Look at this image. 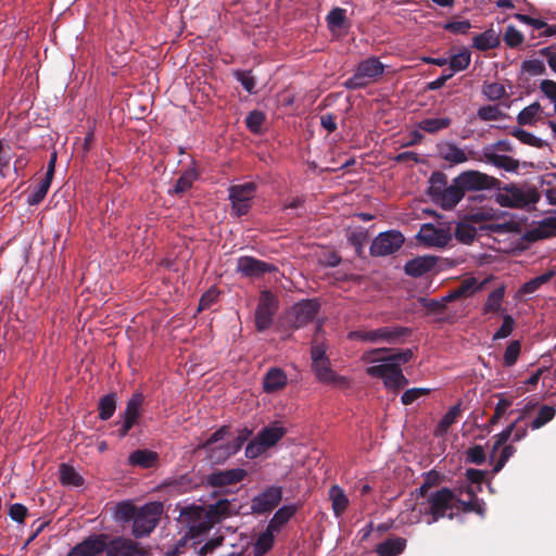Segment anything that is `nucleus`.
Listing matches in <instances>:
<instances>
[{
    "label": "nucleus",
    "mask_w": 556,
    "mask_h": 556,
    "mask_svg": "<svg viewBox=\"0 0 556 556\" xmlns=\"http://www.w3.org/2000/svg\"><path fill=\"white\" fill-rule=\"evenodd\" d=\"M504 295H505L504 287H500V288H496L495 290H493L486 299V302L483 306V313L488 314L491 312H498L501 309Z\"/></svg>",
    "instance_id": "603ef678"
},
{
    "label": "nucleus",
    "mask_w": 556,
    "mask_h": 556,
    "mask_svg": "<svg viewBox=\"0 0 556 556\" xmlns=\"http://www.w3.org/2000/svg\"><path fill=\"white\" fill-rule=\"evenodd\" d=\"M451 124L452 119L450 117H430L424 118L417 124V126L420 130L434 135L448 128Z\"/></svg>",
    "instance_id": "f704fd0d"
},
{
    "label": "nucleus",
    "mask_w": 556,
    "mask_h": 556,
    "mask_svg": "<svg viewBox=\"0 0 556 556\" xmlns=\"http://www.w3.org/2000/svg\"><path fill=\"white\" fill-rule=\"evenodd\" d=\"M51 182L52 179H49V177L42 178L35 190L28 195L27 203L29 205H38L41 203L49 191Z\"/></svg>",
    "instance_id": "3c124183"
},
{
    "label": "nucleus",
    "mask_w": 556,
    "mask_h": 556,
    "mask_svg": "<svg viewBox=\"0 0 556 556\" xmlns=\"http://www.w3.org/2000/svg\"><path fill=\"white\" fill-rule=\"evenodd\" d=\"M345 237L349 243L354 248L357 256L362 257L364 245L368 240V230L364 227H350L346 229Z\"/></svg>",
    "instance_id": "c756f323"
},
{
    "label": "nucleus",
    "mask_w": 556,
    "mask_h": 556,
    "mask_svg": "<svg viewBox=\"0 0 556 556\" xmlns=\"http://www.w3.org/2000/svg\"><path fill=\"white\" fill-rule=\"evenodd\" d=\"M483 156L486 161V163L492 164L498 168H502L506 172H517L519 168V161L505 155V154H497L495 153L491 148L485 147L483 149Z\"/></svg>",
    "instance_id": "a878e982"
},
{
    "label": "nucleus",
    "mask_w": 556,
    "mask_h": 556,
    "mask_svg": "<svg viewBox=\"0 0 556 556\" xmlns=\"http://www.w3.org/2000/svg\"><path fill=\"white\" fill-rule=\"evenodd\" d=\"M229 508L230 502L228 500H219L215 504L210 505L208 508H205V514L216 525L230 515Z\"/></svg>",
    "instance_id": "a19ab883"
},
{
    "label": "nucleus",
    "mask_w": 556,
    "mask_h": 556,
    "mask_svg": "<svg viewBox=\"0 0 556 556\" xmlns=\"http://www.w3.org/2000/svg\"><path fill=\"white\" fill-rule=\"evenodd\" d=\"M368 376L381 378L386 388L399 391L408 384V379L403 375L396 363L381 362L366 369Z\"/></svg>",
    "instance_id": "1a4fd4ad"
},
{
    "label": "nucleus",
    "mask_w": 556,
    "mask_h": 556,
    "mask_svg": "<svg viewBox=\"0 0 556 556\" xmlns=\"http://www.w3.org/2000/svg\"><path fill=\"white\" fill-rule=\"evenodd\" d=\"M438 258L430 255L418 256L409 260L405 266V274L410 277H420L431 271L437 265Z\"/></svg>",
    "instance_id": "b1692460"
},
{
    "label": "nucleus",
    "mask_w": 556,
    "mask_h": 556,
    "mask_svg": "<svg viewBox=\"0 0 556 556\" xmlns=\"http://www.w3.org/2000/svg\"><path fill=\"white\" fill-rule=\"evenodd\" d=\"M312 370L316 377V379L334 388H349L350 380L349 378L338 375L332 368L330 359H321L315 363H312Z\"/></svg>",
    "instance_id": "2eb2a0df"
},
{
    "label": "nucleus",
    "mask_w": 556,
    "mask_h": 556,
    "mask_svg": "<svg viewBox=\"0 0 556 556\" xmlns=\"http://www.w3.org/2000/svg\"><path fill=\"white\" fill-rule=\"evenodd\" d=\"M414 356V353L410 349H404L394 353H390L388 349H375L369 351L365 355V359L371 363L376 362H389L396 363L399 366L401 364L408 363Z\"/></svg>",
    "instance_id": "4be33fe9"
},
{
    "label": "nucleus",
    "mask_w": 556,
    "mask_h": 556,
    "mask_svg": "<svg viewBox=\"0 0 556 556\" xmlns=\"http://www.w3.org/2000/svg\"><path fill=\"white\" fill-rule=\"evenodd\" d=\"M60 481L63 485L80 486L84 483L83 477L75 470L74 467L62 464L60 466Z\"/></svg>",
    "instance_id": "79ce46f5"
},
{
    "label": "nucleus",
    "mask_w": 556,
    "mask_h": 556,
    "mask_svg": "<svg viewBox=\"0 0 556 556\" xmlns=\"http://www.w3.org/2000/svg\"><path fill=\"white\" fill-rule=\"evenodd\" d=\"M458 177L456 176L452 184L448 185L440 194L437 197L433 202L440 205L443 210H452L465 197V191L459 182H457Z\"/></svg>",
    "instance_id": "5701e85b"
},
{
    "label": "nucleus",
    "mask_w": 556,
    "mask_h": 556,
    "mask_svg": "<svg viewBox=\"0 0 556 556\" xmlns=\"http://www.w3.org/2000/svg\"><path fill=\"white\" fill-rule=\"evenodd\" d=\"M424 502L418 504L419 513L426 517L427 525L438 522L440 519L447 517L454 518L452 511L455 504V493L451 489L443 486L428 494Z\"/></svg>",
    "instance_id": "f257e3e1"
},
{
    "label": "nucleus",
    "mask_w": 556,
    "mask_h": 556,
    "mask_svg": "<svg viewBox=\"0 0 556 556\" xmlns=\"http://www.w3.org/2000/svg\"><path fill=\"white\" fill-rule=\"evenodd\" d=\"M412 334V329L403 326H386L374 330H356L349 333L352 340L389 344L404 343L405 339Z\"/></svg>",
    "instance_id": "20e7f679"
},
{
    "label": "nucleus",
    "mask_w": 556,
    "mask_h": 556,
    "mask_svg": "<svg viewBox=\"0 0 556 556\" xmlns=\"http://www.w3.org/2000/svg\"><path fill=\"white\" fill-rule=\"evenodd\" d=\"M266 116L263 112L254 110L247 116L245 125L253 134H260Z\"/></svg>",
    "instance_id": "052dcab7"
},
{
    "label": "nucleus",
    "mask_w": 556,
    "mask_h": 556,
    "mask_svg": "<svg viewBox=\"0 0 556 556\" xmlns=\"http://www.w3.org/2000/svg\"><path fill=\"white\" fill-rule=\"evenodd\" d=\"M256 189V184L252 181L232 185L228 188V200L231 204L232 215L241 217L250 212Z\"/></svg>",
    "instance_id": "0eeeda50"
},
{
    "label": "nucleus",
    "mask_w": 556,
    "mask_h": 556,
    "mask_svg": "<svg viewBox=\"0 0 556 556\" xmlns=\"http://www.w3.org/2000/svg\"><path fill=\"white\" fill-rule=\"evenodd\" d=\"M483 94L491 101H497L506 94L504 85L500 83L484 84L482 88Z\"/></svg>",
    "instance_id": "e2e57ef3"
},
{
    "label": "nucleus",
    "mask_w": 556,
    "mask_h": 556,
    "mask_svg": "<svg viewBox=\"0 0 556 556\" xmlns=\"http://www.w3.org/2000/svg\"><path fill=\"white\" fill-rule=\"evenodd\" d=\"M319 311V304L316 300H302L295 303L290 312L289 318L293 328L299 329L312 323Z\"/></svg>",
    "instance_id": "4468645a"
},
{
    "label": "nucleus",
    "mask_w": 556,
    "mask_h": 556,
    "mask_svg": "<svg viewBox=\"0 0 556 556\" xmlns=\"http://www.w3.org/2000/svg\"><path fill=\"white\" fill-rule=\"evenodd\" d=\"M485 459L486 455L481 445H473L466 451V460L470 464L482 465Z\"/></svg>",
    "instance_id": "774afa93"
},
{
    "label": "nucleus",
    "mask_w": 556,
    "mask_h": 556,
    "mask_svg": "<svg viewBox=\"0 0 556 556\" xmlns=\"http://www.w3.org/2000/svg\"><path fill=\"white\" fill-rule=\"evenodd\" d=\"M462 413L460 403L452 406L442 417L440 422L438 424V431L443 433L448 430V428L456 421Z\"/></svg>",
    "instance_id": "4d7b16f0"
},
{
    "label": "nucleus",
    "mask_w": 556,
    "mask_h": 556,
    "mask_svg": "<svg viewBox=\"0 0 556 556\" xmlns=\"http://www.w3.org/2000/svg\"><path fill=\"white\" fill-rule=\"evenodd\" d=\"M442 476L435 471L430 470L425 475L424 481L421 485L416 489V495L420 497H426L429 494L431 488L437 486L441 483Z\"/></svg>",
    "instance_id": "09e8293b"
},
{
    "label": "nucleus",
    "mask_w": 556,
    "mask_h": 556,
    "mask_svg": "<svg viewBox=\"0 0 556 556\" xmlns=\"http://www.w3.org/2000/svg\"><path fill=\"white\" fill-rule=\"evenodd\" d=\"M521 68L523 72H527L532 76L544 75L546 73L545 64L543 61L538 59L523 61Z\"/></svg>",
    "instance_id": "338daca9"
},
{
    "label": "nucleus",
    "mask_w": 556,
    "mask_h": 556,
    "mask_svg": "<svg viewBox=\"0 0 556 556\" xmlns=\"http://www.w3.org/2000/svg\"><path fill=\"white\" fill-rule=\"evenodd\" d=\"M278 307L279 300L276 294L269 290L261 291L255 309V327L257 331L263 332L273 325Z\"/></svg>",
    "instance_id": "9d476101"
},
{
    "label": "nucleus",
    "mask_w": 556,
    "mask_h": 556,
    "mask_svg": "<svg viewBox=\"0 0 556 556\" xmlns=\"http://www.w3.org/2000/svg\"><path fill=\"white\" fill-rule=\"evenodd\" d=\"M108 556H147L139 544L125 536H116L111 540L106 548Z\"/></svg>",
    "instance_id": "aec40b11"
},
{
    "label": "nucleus",
    "mask_w": 556,
    "mask_h": 556,
    "mask_svg": "<svg viewBox=\"0 0 556 556\" xmlns=\"http://www.w3.org/2000/svg\"><path fill=\"white\" fill-rule=\"evenodd\" d=\"M556 275V270L554 268L548 269L544 274L534 277L522 285L520 288V292L523 294H531L539 290L543 285L551 281Z\"/></svg>",
    "instance_id": "4c0bfd02"
},
{
    "label": "nucleus",
    "mask_w": 556,
    "mask_h": 556,
    "mask_svg": "<svg viewBox=\"0 0 556 556\" xmlns=\"http://www.w3.org/2000/svg\"><path fill=\"white\" fill-rule=\"evenodd\" d=\"M180 517L188 525L186 538L197 539L207 533L214 527V520H211L202 506L191 505L181 509Z\"/></svg>",
    "instance_id": "6e6552de"
},
{
    "label": "nucleus",
    "mask_w": 556,
    "mask_h": 556,
    "mask_svg": "<svg viewBox=\"0 0 556 556\" xmlns=\"http://www.w3.org/2000/svg\"><path fill=\"white\" fill-rule=\"evenodd\" d=\"M157 454L149 450H137L129 455V464L144 469L152 468L157 463Z\"/></svg>",
    "instance_id": "473e14b6"
},
{
    "label": "nucleus",
    "mask_w": 556,
    "mask_h": 556,
    "mask_svg": "<svg viewBox=\"0 0 556 556\" xmlns=\"http://www.w3.org/2000/svg\"><path fill=\"white\" fill-rule=\"evenodd\" d=\"M163 514V504L160 502H150L138 508L132 522V534L140 539L148 536L159 525Z\"/></svg>",
    "instance_id": "423d86ee"
},
{
    "label": "nucleus",
    "mask_w": 556,
    "mask_h": 556,
    "mask_svg": "<svg viewBox=\"0 0 556 556\" xmlns=\"http://www.w3.org/2000/svg\"><path fill=\"white\" fill-rule=\"evenodd\" d=\"M477 116L481 121L490 122L501 119L504 116V113L497 105H484L478 109Z\"/></svg>",
    "instance_id": "0e129e2a"
},
{
    "label": "nucleus",
    "mask_w": 556,
    "mask_h": 556,
    "mask_svg": "<svg viewBox=\"0 0 556 556\" xmlns=\"http://www.w3.org/2000/svg\"><path fill=\"white\" fill-rule=\"evenodd\" d=\"M523 35L513 25H509L504 34V41L509 48H517L522 45Z\"/></svg>",
    "instance_id": "69168bd1"
},
{
    "label": "nucleus",
    "mask_w": 556,
    "mask_h": 556,
    "mask_svg": "<svg viewBox=\"0 0 556 556\" xmlns=\"http://www.w3.org/2000/svg\"><path fill=\"white\" fill-rule=\"evenodd\" d=\"M500 43V36L493 28H489L472 38V47L479 51L495 49Z\"/></svg>",
    "instance_id": "cd10ccee"
},
{
    "label": "nucleus",
    "mask_w": 556,
    "mask_h": 556,
    "mask_svg": "<svg viewBox=\"0 0 556 556\" xmlns=\"http://www.w3.org/2000/svg\"><path fill=\"white\" fill-rule=\"evenodd\" d=\"M287 433L283 427H265L258 433L257 438L261 440L266 448L277 444Z\"/></svg>",
    "instance_id": "72a5a7b5"
},
{
    "label": "nucleus",
    "mask_w": 556,
    "mask_h": 556,
    "mask_svg": "<svg viewBox=\"0 0 556 556\" xmlns=\"http://www.w3.org/2000/svg\"><path fill=\"white\" fill-rule=\"evenodd\" d=\"M418 302L427 309L428 315H443L446 311V304L451 301L445 300V295L441 299L419 298Z\"/></svg>",
    "instance_id": "c03bdc74"
},
{
    "label": "nucleus",
    "mask_w": 556,
    "mask_h": 556,
    "mask_svg": "<svg viewBox=\"0 0 556 556\" xmlns=\"http://www.w3.org/2000/svg\"><path fill=\"white\" fill-rule=\"evenodd\" d=\"M476 235V228L470 222H467L466 216H464L463 220L457 223L454 231L456 240L462 243L469 244L475 240Z\"/></svg>",
    "instance_id": "e433bc0d"
},
{
    "label": "nucleus",
    "mask_w": 556,
    "mask_h": 556,
    "mask_svg": "<svg viewBox=\"0 0 556 556\" xmlns=\"http://www.w3.org/2000/svg\"><path fill=\"white\" fill-rule=\"evenodd\" d=\"M247 476V470L242 468L215 470L206 476L205 481L212 488H224L241 482Z\"/></svg>",
    "instance_id": "a211bd4d"
},
{
    "label": "nucleus",
    "mask_w": 556,
    "mask_h": 556,
    "mask_svg": "<svg viewBox=\"0 0 556 556\" xmlns=\"http://www.w3.org/2000/svg\"><path fill=\"white\" fill-rule=\"evenodd\" d=\"M457 177V182L462 185L465 193L468 191L491 190L498 188L501 185V180L497 178L473 169L465 170Z\"/></svg>",
    "instance_id": "f8f14e48"
},
{
    "label": "nucleus",
    "mask_w": 556,
    "mask_h": 556,
    "mask_svg": "<svg viewBox=\"0 0 556 556\" xmlns=\"http://www.w3.org/2000/svg\"><path fill=\"white\" fill-rule=\"evenodd\" d=\"M438 151L440 157L451 164H462L468 161L465 151L453 142L438 144Z\"/></svg>",
    "instance_id": "bb28decb"
},
{
    "label": "nucleus",
    "mask_w": 556,
    "mask_h": 556,
    "mask_svg": "<svg viewBox=\"0 0 556 556\" xmlns=\"http://www.w3.org/2000/svg\"><path fill=\"white\" fill-rule=\"evenodd\" d=\"M418 238L428 247L444 248L452 240V235L448 229L435 227L432 224H425L419 230Z\"/></svg>",
    "instance_id": "6ab92c4d"
},
{
    "label": "nucleus",
    "mask_w": 556,
    "mask_h": 556,
    "mask_svg": "<svg viewBox=\"0 0 556 556\" xmlns=\"http://www.w3.org/2000/svg\"><path fill=\"white\" fill-rule=\"evenodd\" d=\"M556 410L553 406L543 405L536 417L530 424V427L535 430L545 426L548 421H551L555 417Z\"/></svg>",
    "instance_id": "13d9d810"
},
{
    "label": "nucleus",
    "mask_w": 556,
    "mask_h": 556,
    "mask_svg": "<svg viewBox=\"0 0 556 556\" xmlns=\"http://www.w3.org/2000/svg\"><path fill=\"white\" fill-rule=\"evenodd\" d=\"M476 283H477V281L475 278L465 279L464 281L460 282V285L458 287L451 290L445 295V300L453 302L458 299L468 296L469 294H471L473 292Z\"/></svg>",
    "instance_id": "49530a36"
},
{
    "label": "nucleus",
    "mask_w": 556,
    "mask_h": 556,
    "mask_svg": "<svg viewBox=\"0 0 556 556\" xmlns=\"http://www.w3.org/2000/svg\"><path fill=\"white\" fill-rule=\"evenodd\" d=\"M498 192L495 194V201L503 207L523 208L535 204L540 195L534 188L519 187L515 184L501 185L495 188Z\"/></svg>",
    "instance_id": "7ed1b4c3"
},
{
    "label": "nucleus",
    "mask_w": 556,
    "mask_h": 556,
    "mask_svg": "<svg viewBox=\"0 0 556 556\" xmlns=\"http://www.w3.org/2000/svg\"><path fill=\"white\" fill-rule=\"evenodd\" d=\"M329 500L331 501L332 510L336 517H340L349 506V498L344 490L334 484L329 490Z\"/></svg>",
    "instance_id": "2f4dec72"
},
{
    "label": "nucleus",
    "mask_w": 556,
    "mask_h": 556,
    "mask_svg": "<svg viewBox=\"0 0 556 556\" xmlns=\"http://www.w3.org/2000/svg\"><path fill=\"white\" fill-rule=\"evenodd\" d=\"M144 402V395L141 392H136L127 401L126 408L122 415L123 424L119 428V437L127 435L129 430L138 422L140 412Z\"/></svg>",
    "instance_id": "dca6fc26"
},
{
    "label": "nucleus",
    "mask_w": 556,
    "mask_h": 556,
    "mask_svg": "<svg viewBox=\"0 0 556 556\" xmlns=\"http://www.w3.org/2000/svg\"><path fill=\"white\" fill-rule=\"evenodd\" d=\"M198 175L194 170L189 169L186 170L175 182L173 192L176 194H181L191 189L193 181L197 179Z\"/></svg>",
    "instance_id": "6e6d98bb"
},
{
    "label": "nucleus",
    "mask_w": 556,
    "mask_h": 556,
    "mask_svg": "<svg viewBox=\"0 0 556 556\" xmlns=\"http://www.w3.org/2000/svg\"><path fill=\"white\" fill-rule=\"evenodd\" d=\"M229 426H222L199 444L198 448L206 452V458L211 464L220 465L238 453L236 446L229 441Z\"/></svg>",
    "instance_id": "f03ea898"
},
{
    "label": "nucleus",
    "mask_w": 556,
    "mask_h": 556,
    "mask_svg": "<svg viewBox=\"0 0 556 556\" xmlns=\"http://www.w3.org/2000/svg\"><path fill=\"white\" fill-rule=\"evenodd\" d=\"M299 506L296 504L283 505L273 516L268 523V528L275 532L289 522V520L296 514Z\"/></svg>",
    "instance_id": "c85d7f7f"
},
{
    "label": "nucleus",
    "mask_w": 556,
    "mask_h": 556,
    "mask_svg": "<svg viewBox=\"0 0 556 556\" xmlns=\"http://www.w3.org/2000/svg\"><path fill=\"white\" fill-rule=\"evenodd\" d=\"M520 351H521V344L518 340H514L511 341L506 350H505V353H504V356H503V364L505 367H511L514 366L517 361H518V357L520 355Z\"/></svg>",
    "instance_id": "bf43d9fd"
},
{
    "label": "nucleus",
    "mask_w": 556,
    "mask_h": 556,
    "mask_svg": "<svg viewBox=\"0 0 556 556\" xmlns=\"http://www.w3.org/2000/svg\"><path fill=\"white\" fill-rule=\"evenodd\" d=\"M345 9L336 7L326 16L327 26L330 31L342 29L346 24Z\"/></svg>",
    "instance_id": "a18cd8bd"
},
{
    "label": "nucleus",
    "mask_w": 556,
    "mask_h": 556,
    "mask_svg": "<svg viewBox=\"0 0 556 556\" xmlns=\"http://www.w3.org/2000/svg\"><path fill=\"white\" fill-rule=\"evenodd\" d=\"M510 135L513 137L517 138L521 143L527 144V146H531L534 148H543V147L547 146V143L544 140L535 137L531 132H529L520 127H515L510 131Z\"/></svg>",
    "instance_id": "8fccbe9b"
},
{
    "label": "nucleus",
    "mask_w": 556,
    "mask_h": 556,
    "mask_svg": "<svg viewBox=\"0 0 556 556\" xmlns=\"http://www.w3.org/2000/svg\"><path fill=\"white\" fill-rule=\"evenodd\" d=\"M99 418L101 420H109L116 409V394L109 393L100 397L98 403Z\"/></svg>",
    "instance_id": "37998d69"
},
{
    "label": "nucleus",
    "mask_w": 556,
    "mask_h": 556,
    "mask_svg": "<svg viewBox=\"0 0 556 556\" xmlns=\"http://www.w3.org/2000/svg\"><path fill=\"white\" fill-rule=\"evenodd\" d=\"M106 538L104 534L90 535L73 547L67 556H96L103 551L106 552Z\"/></svg>",
    "instance_id": "412c9836"
},
{
    "label": "nucleus",
    "mask_w": 556,
    "mask_h": 556,
    "mask_svg": "<svg viewBox=\"0 0 556 556\" xmlns=\"http://www.w3.org/2000/svg\"><path fill=\"white\" fill-rule=\"evenodd\" d=\"M288 377L286 372L278 367H271L263 377V390L266 393H275L286 387Z\"/></svg>",
    "instance_id": "393cba45"
},
{
    "label": "nucleus",
    "mask_w": 556,
    "mask_h": 556,
    "mask_svg": "<svg viewBox=\"0 0 556 556\" xmlns=\"http://www.w3.org/2000/svg\"><path fill=\"white\" fill-rule=\"evenodd\" d=\"M282 500L281 486H267L260 494L255 495L251 501V509L253 513L262 515L274 510Z\"/></svg>",
    "instance_id": "ddd939ff"
},
{
    "label": "nucleus",
    "mask_w": 556,
    "mask_h": 556,
    "mask_svg": "<svg viewBox=\"0 0 556 556\" xmlns=\"http://www.w3.org/2000/svg\"><path fill=\"white\" fill-rule=\"evenodd\" d=\"M138 509L130 502H119L116 505L115 518L123 522L134 521Z\"/></svg>",
    "instance_id": "5fc2aeb1"
},
{
    "label": "nucleus",
    "mask_w": 556,
    "mask_h": 556,
    "mask_svg": "<svg viewBox=\"0 0 556 556\" xmlns=\"http://www.w3.org/2000/svg\"><path fill=\"white\" fill-rule=\"evenodd\" d=\"M275 531L270 530V528H266L264 532H262L255 544H254V556H264L267 552H269L275 543Z\"/></svg>",
    "instance_id": "ea45409f"
},
{
    "label": "nucleus",
    "mask_w": 556,
    "mask_h": 556,
    "mask_svg": "<svg viewBox=\"0 0 556 556\" xmlns=\"http://www.w3.org/2000/svg\"><path fill=\"white\" fill-rule=\"evenodd\" d=\"M404 241V236L397 230L380 232L371 242L370 254L372 256L394 254L402 248Z\"/></svg>",
    "instance_id": "9b49d317"
},
{
    "label": "nucleus",
    "mask_w": 556,
    "mask_h": 556,
    "mask_svg": "<svg viewBox=\"0 0 556 556\" xmlns=\"http://www.w3.org/2000/svg\"><path fill=\"white\" fill-rule=\"evenodd\" d=\"M455 503L459 506V509L465 513H475L481 517L485 516V503L479 497L469 498L468 501L462 500L455 495Z\"/></svg>",
    "instance_id": "58836bf2"
},
{
    "label": "nucleus",
    "mask_w": 556,
    "mask_h": 556,
    "mask_svg": "<svg viewBox=\"0 0 556 556\" xmlns=\"http://www.w3.org/2000/svg\"><path fill=\"white\" fill-rule=\"evenodd\" d=\"M406 547L404 538H390L378 544L376 552L381 556H397L403 553Z\"/></svg>",
    "instance_id": "7c9ffc66"
},
{
    "label": "nucleus",
    "mask_w": 556,
    "mask_h": 556,
    "mask_svg": "<svg viewBox=\"0 0 556 556\" xmlns=\"http://www.w3.org/2000/svg\"><path fill=\"white\" fill-rule=\"evenodd\" d=\"M383 73V63L376 56H369L356 65L354 74L343 83V86L349 90L362 89L376 81Z\"/></svg>",
    "instance_id": "39448f33"
},
{
    "label": "nucleus",
    "mask_w": 556,
    "mask_h": 556,
    "mask_svg": "<svg viewBox=\"0 0 556 556\" xmlns=\"http://www.w3.org/2000/svg\"><path fill=\"white\" fill-rule=\"evenodd\" d=\"M471 61V54L467 49H464L462 52L454 54L447 63L450 64L453 73L462 72L468 68Z\"/></svg>",
    "instance_id": "864d4df0"
},
{
    "label": "nucleus",
    "mask_w": 556,
    "mask_h": 556,
    "mask_svg": "<svg viewBox=\"0 0 556 556\" xmlns=\"http://www.w3.org/2000/svg\"><path fill=\"white\" fill-rule=\"evenodd\" d=\"M429 195L432 201L448 186L447 176L442 172H433L429 179Z\"/></svg>",
    "instance_id": "de8ad7c7"
},
{
    "label": "nucleus",
    "mask_w": 556,
    "mask_h": 556,
    "mask_svg": "<svg viewBox=\"0 0 556 556\" xmlns=\"http://www.w3.org/2000/svg\"><path fill=\"white\" fill-rule=\"evenodd\" d=\"M467 222L471 224H480L483 222L492 220L495 217V213L492 208H479L465 214Z\"/></svg>",
    "instance_id": "680f3d73"
},
{
    "label": "nucleus",
    "mask_w": 556,
    "mask_h": 556,
    "mask_svg": "<svg viewBox=\"0 0 556 556\" xmlns=\"http://www.w3.org/2000/svg\"><path fill=\"white\" fill-rule=\"evenodd\" d=\"M542 113L541 104L535 101L530 105L523 108L517 115V123L520 126H532L540 118V114Z\"/></svg>",
    "instance_id": "c9c22d12"
},
{
    "label": "nucleus",
    "mask_w": 556,
    "mask_h": 556,
    "mask_svg": "<svg viewBox=\"0 0 556 556\" xmlns=\"http://www.w3.org/2000/svg\"><path fill=\"white\" fill-rule=\"evenodd\" d=\"M276 270L269 263L257 260L253 256H241L237 261V271L244 277L260 278L267 273Z\"/></svg>",
    "instance_id": "f3484780"
}]
</instances>
